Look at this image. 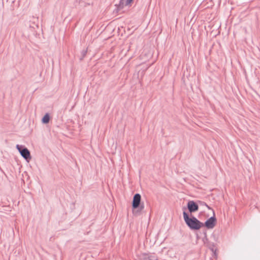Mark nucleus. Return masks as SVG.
<instances>
[{
    "label": "nucleus",
    "mask_w": 260,
    "mask_h": 260,
    "mask_svg": "<svg viewBox=\"0 0 260 260\" xmlns=\"http://www.w3.org/2000/svg\"><path fill=\"white\" fill-rule=\"evenodd\" d=\"M183 216L184 221L191 230L197 231L204 226V223L196 217L192 215L191 217L189 216L188 214L185 211L186 210L185 207H183Z\"/></svg>",
    "instance_id": "nucleus-1"
},
{
    "label": "nucleus",
    "mask_w": 260,
    "mask_h": 260,
    "mask_svg": "<svg viewBox=\"0 0 260 260\" xmlns=\"http://www.w3.org/2000/svg\"><path fill=\"white\" fill-rule=\"evenodd\" d=\"M16 148L20 152L21 156L27 161H29L31 159V155L29 150L23 145H16Z\"/></svg>",
    "instance_id": "nucleus-2"
},
{
    "label": "nucleus",
    "mask_w": 260,
    "mask_h": 260,
    "mask_svg": "<svg viewBox=\"0 0 260 260\" xmlns=\"http://www.w3.org/2000/svg\"><path fill=\"white\" fill-rule=\"evenodd\" d=\"M205 245L216 255V244L209 240L206 237L203 240Z\"/></svg>",
    "instance_id": "nucleus-3"
},
{
    "label": "nucleus",
    "mask_w": 260,
    "mask_h": 260,
    "mask_svg": "<svg viewBox=\"0 0 260 260\" xmlns=\"http://www.w3.org/2000/svg\"><path fill=\"white\" fill-rule=\"evenodd\" d=\"M141 201V196L139 193L135 194L133 199L132 207L134 209H136L139 207Z\"/></svg>",
    "instance_id": "nucleus-4"
},
{
    "label": "nucleus",
    "mask_w": 260,
    "mask_h": 260,
    "mask_svg": "<svg viewBox=\"0 0 260 260\" xmlns=\"http://www.w3.org/2000/svg\"><path fill=\"white\" fill-rule=\"evenodd\" d=\"M216 219L214 216L211 217L207 219L204 223V226L208 229H213L216 225Z\"/></svg>",
    "instance_id": "nucleus-5"
},
{
    "label": "nucleus",
    "mask_w": 260,
    "mask_h": 260,
    "mask_svg": "<svg viewBox=\"0 0 260 260\" xmlns=\"http://www.w3.org/2000/svg\"><path fill=\"white\" fill-rule=\"evenodd\" d=\"M187 209L190 213L195 212L199 210V206L197 203L193 201H189L187 205Z\"/></svg>",
    "instance_id": "nucleus-6"
},
{
    "label": "nucleus",
    "mask_w": 260,
    "mask_h": 260,
    "mask_svg": "<svg viewBox=\"0 0 260 260\" xmlns=\"http://www.w3.org/2000/svg\"><path fill=\"white\" fill-rule=\"evenodd\" d=\"M134 0H120L117 9L119 10L123 8L124 6L130 5Z\"/></svg>",
    "instance_id": "nucleus-7"
},
{
    "label": "nucleus",
    "mask_w": 260,
    "mask_h": 260,
    "mask_svg": "<svg viewBox=\"0 0 260 260\" xmlns=\"http://www.w3.org/2000/svg\"><path fill=\"white\" fill-rule=\"evenodd\" d=\"M50 120V115L48 113H46L45 115L42 119V123L44 124H47L49 123Z\"/></svg>",
    "instance_id": "nucleus-8"
},
{
    "label": "nucleus",
    "mask_w": 260,
    "mask_h": 260,
    "mask_svg": "<svg viewBox=\"0 0 260 260\" xmlns=\"http://www.w3.org/2000/svg\"><path fill=\"white\" fill-rule=\"evenodd\" d=\"M143 260H158V259L153 255H148L146 254L144 257Z\"/></svg>",
    "instance_id": "nucleus-9"
},
{
    "label": "nucleus",
    "mask_w": 260,
    "mask_h": 260,
    "mask_svg": "<svg viewBox=\"0 0 260 260\" xmlns=\"http://www.w3.org/2000/svg\"><path fill=\"white\" fill-rule=\"evenodd\" d=\"M87 49H84L82 50L81 52V55L80 57V60L81 61L83 59V58L85 57V56L87 54Z\"/></svg>",
    "instance_id": "nucleus-10"
},
{
    "label": "nucleus",
    "mask_w": 260,
    "mask_h": 260,
    "mask_svg": "<svg viewBox=\"0 0 260 260\" xmlns=\"http://www.w3.org/2000/svg\"><path fill=\"white\" fill-rule=\"evenodd\" d=\"M138 208V210L135 212V214H137L138 213H140L144 209V204L140 203V205L139 207Z\"/></svg>",
    "instance_id": "nucleus-11"
},
{
    "label": "nucleus",
    "mask_w": 260,
    "mask_h": 260,
    "mask_svg": "<svg viewBox=\"0 0 260 260\" xmlns=\"http://www.w3.org/2000/svg\"><path fill=\"white\" fill-rule=\"evenodd\" d=\"M199 203L202 205H206V203L205 202H202V201H199Z\"/></svg>",
    "instance_id": "nucleus-12"
},
{
    "label": "nucleus",
    "mask_w": 260,
    "mask_h": 260,
    "mask_svg": "<svg viewBox=\"0 0 260 260\" xmlns=\"http://www.w3.org/2000/svg\"><path fill=\"white\" fill-rule=\"evenodd\" d=\"M205 206L208 208V209H211L207 204H206V205Z\"/></svg>",
    "instance_id": "nucleus-13"
},
{
    "label": "nucleus",
    "mask_w": 260,
    "mask_h": 260,
    "mask_svg": "<svg viewBox=\"0 0 260 260\" xmlns=\"http://www.w3.org/2000/svg\"><path fill=\"white\" fill-rule=\"evenodd\" d=\"M213 238H214V239L215 240V236H213Z\"/></svg>",
    "instance_id": "nucleus-14"
}]
</instances>
